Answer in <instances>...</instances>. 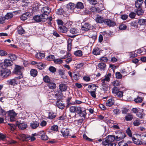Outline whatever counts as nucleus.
<instances>
[{
    "label": "nucleus",
    "mask_w": 146,
    "mask_h": 146,
    "mask_svg": "<svg viewBox=\"0 0 146 146\" xmlns=\"http://www.w3.org/2000/svg\"><path fill=\"white\" fill-rule=\"evenodd\" d=\"M111 74L109 73L106 75L104 78L101 80V82L102 84H106L107 82H109L110 80V77L111 76Z\"/></svg>",
    "instance_id": "nucleus-12"
},
{
    "label": "nucleus",
    "mask_w": 146,
    "mask_h": 146,
    "mask_svg": "<svg viewBox=\"0 0 146 146\" xmlns=\"http://www.w3.org/2000/svg\"><path fill=\"white\" fill-rule=\"evenodd\" d=\"M43 79L44 82L48 84L49 82L51 81L50 80L49 77L47 75L44 76Z\"/></svg>",
    "instance_id": "nucleus-46"
},
{
    "label": "nucleus",
    "mask_w": 146,
    "mask_h": 146,
    "mask_svg": "<svg viewBox=\"0 0 146 146\" xmlns=\"http://www.w3.org/2000/svg\"><path fill=\"white\" fill-rule=\"evenodd\" d=\"M98 66L101 71H104L106 67V65L105 63L101 62L98 64Z\"/></svg>",
    "instance_id": "nucleus-26"
},
{
    "label": "nucleus",
    "mask_w": 146,
    "mask_h": 146,
    "mask_svg": "<svg viewBox=\"0 0 146 146\" xmlns=\"http://www.w3.org/2000/svg\"><path fill=\"white\" fill-rule=\"evenodd\" d=\"M90 28V24L88 23H85L84 25L82 26L81 28V30L84 31H88Z\"/></svg>",
    "instance_id": "nucleus-15"
},
{
    "label": "nucleus",
    "mask_w": 146,
    "mask_h": 146,
    "mask_svg": "<svg viewBox=\"0 0 146 146\" xmlns=\"http://www.w3.org/2000/svg\"><path fill=\"white\" fill-rule=\"evenodd\" d=\"M35 56L38 59H40L44 58L45 54L44 53L40 52L36 54Z\"/></svg>",
    "instance_id": "nucleus-36"
},
{
    "label": "nucleus",
    "mask_w": 146,
    "mask_h": 146,
    "mask_svg": "<svg viewBox=\"0 0 146 146\" xmlns=\"http://www.w3.org/2000/svg\"><path fill=\"white\" fill-rule=\"evenodd\" d=\"M143 2V0H136L135 3V7L137 8H141Z\"/></svg>",
    "instance_id": "nucleus-25"
},
{
    "label": "nucleus",
    "mask_w": 146,
    "mask_h": 146,
    "mask_svg": "<svg viewBox=\"0 0 146 146\" xmlns=\"http://www.w3.org/2000/svg\"><path fill=\"white\" fill-rule=\"evenodd\" d=\"M81 110V107H80L71 106L70 108V111L72 113L79 112Z\"/></svg>",
    "instance_id": "nucleus-11"
},
{
    "label": "nucleus",
    "mask_w": 146,
    "mask_h": 146,
    "mask_svg": "<svg viewBox=\"0 0 146 146\" xmlns=\"http://www.w3.org/2000/svg\"><path fill=\"white\" fill-rule=\"evenodd\" d=\"M123 92L122 91H119L115 95V96H117L119 98H121L123 96Z\"/></svg>",
    "instance_id": "nucleus-54"
},
{
    "label": "nucleus",
    "mask_w": 146,
    "mask_h": 146,
    "mask_svg": "<svg viewBox=\"0 0 146 146\" xmlns=\"http://www.w3.org/2000/svg\"><path fill=\"white\" fill-rule=\"evenodd\" d=\"M138 22L140 25H143L146 24L145 19H138Z\"/></svg>",
    "instance_id": "nucleus-41"
},
{
    "label": "nucleus",
    "mask_w": 146,
    "mask_h": 146,
    "mask_svg": "<svg viewBox=\"0 0 146 146\" xmlns=\"http://www.w3.org/2000/svg\"><path fill=\"white\" fill-rule=\"evenodd\" d=\"M130 24L131 26L135 28H137V23L136 21H132L130 23Z\"/></svg>",
    "instance_id": "nucleus-55"
},
{
    "label": "nucleus",
    "mask_w": 146,
    "mask_h": 146,
    "mask_svg": "<svg viewBox=\"0 0 146 146\" xmlns=\"http://www.w3.org/2000/svg\"><path fill=\"white\" fill-rule=\"evenodd\" d=\"M57 115L56 113L50 111L48 113V118L50 119H52L55 118Z\"/></svg>",
    "instance_id": "nucleus-28"
},
{
    "label": "nucleus",
    "mask_w": 146,
    "mask_h": 146,
    "mask_svg": "<svg viewBox=\"0 0 146 146\" xmlns=\"http://www.w3.org/2000/svg\"><path fill=\"white\" fill-rule=\"evenodd\" d=\"M120 72L123 75V76H127L129 74V70L128 68L125 69H121L120 70Z\"/></svg>",
    "instance_id": "nucleus-24"
},
{
    "label": "nucleus",
    "mask_w": 146,
    "mask_h": 146,
    "mask_svg": "<svg viewBox=\"0 0 146 146\" xmlns=\"http://www.w3.org/2000/svg\"><path fill=\"white\" fill-rule=\"evenodd\" d=\"M102 88L104 91H107L108 88V85L106 84H102Z\"/></svg>",
    "instance_id": "nucleus-59"
},
{
    "label": "nucleus",
    "mask_w": 146,
    "mask_h": 146,
    "mask_svg": "<svg viewBox=\"0 0 146 146\" xmlns=\"http://www.w3.org/2000/svg\"><path fill=\"white\" fill-rule=\"evenodd\" d=\"M119 91V88L117 87H114L112 89V93L115 95Z\"/></svg>",
    "instance_id": "nucleus-58"
},
{
    "label": "nucleus",
    "mask_w": 146,
    "mask_h": 146,
    "mask_svg": "<svg viewBox=\"0 0 146 146\" xmlns=\"http://www.w3.org/2000/svg\"><path fill=\"white\" fill-rule=\"evenodd\" d=\"M59 87L60 89L59 90L61 91V93H62V92L66 91L68 87L66 84H60Z\"/></svg>",
    "instance_id": "nucleus-22"
},
{
    "label": "nucleus",
    "mask_w": 146,
    "mask_h": 146,
    "mask_svg": "<svg viewBox=\"0 0 146 146\" xmlns=\"http://www.w3.org/2000/svg\"><path fill=\"white\" fill-rule=\"evenodd\" d=\"M41 11L42 13V14L48 16V15L50 12L51 9L48 6H46L42 7L41 9Z\"/></svg>",
    "instance_id": "nucleus-9"
},
{
    "label": "nucleus",
    "mask_w": 146,
    "mask_h": 146,
    "mask_svg": "<svg viewBox=\"0 0 146 146\" xmlns=\"http://www.w3.org/2000/svg\"><path fill=\"white\" fill-rule=\"evenodd\" d=\"M132 115L130 114H128L125 116V119L127 121H131L133 119Z\"/></svg>",
    "instance_id": "nucleus-50"
},
{
    "label": "nucleus",
    "mask_w": 146,
    "mask_h": 146,
    "mask_svg": "<svg viewBox=\"0 0 146 146\" xmlns=\"http://www.w3.org/2000/svg\"><path fill=\"white\" fill-rule=\"evenodd\" d=\"M6 114V112L0 106V115L4 116Z\"/></svg>",
    "instance_id": "nucleus-56"
},
{
    "label": "nucleus",
    "mask_w": 146,
    "mask_h": 146,
    "mask_svg": "<svg viewBox=\"0 0 146 146\" xmlns=\"http://www.w3.org/2000/svg\"><path fill=\"white\" fill-rule=\"evenodd\" d=\"M45 65L41 62H39L37 63L36 65V67L37 68L40 70H42L44 68Z\"/></svg>",
    "instance_id": "nucleus-43"
},
{
    "label": "nucleus",
    "mask_w": 146,
    "mask_h": 146,
    "mask_svg": "<svg viewBox=\"0 0 146 146\" xmlns=\"http://www.w3.org/2000/svg\"><path fill=\"white\" fill-rule=\"evenodd\" d=\"M13 16V14L12 13H7L5 16V18L6 19L8 20L11 19Z\"/></svg>",
    "instance_id": "nucleus-42"
},
{
    "label": "nucleus",
    "mask_w": 146,
    "mask_h": 146,
    "mask_svg": "<svg viewBox=\"0 0 146 146\" xmlns=\"http://www.w3.org/2000/svg\"><path fill=\"white\" fill-rule=\"evenodd\" d=\"M18 128L20 129H25L27 127V125L25 123H21L18 125Z\"/></svg>",
    "instance_id": "nucleus-30"
},
{
    "label": "nucleus",
    "mask_w": 146,
    "mask_h": 146,
    "mask_svg": "<svg viewBox=\"0 0 146 146\" xmlns=\"http://www.w3.org/2000/svg\"><path fill=\"white\" fill-rule=\"evenodd\" d=\"M115 75L116 78H117L120 79L122 77V75L121 74L120 72H117L115 73Z\"/></svg>",
    "instance_id": "nucleus-60"
},
{
    "label": "nucleus",
    "mask_w": 146,
    "mask_h": 146,
    "mask_svg": "<svg viewBox=\"0 0 146 146\" xmlns=\"http://www.w3.org/2000/svg\"><path fill=\"white\" fill-rule=\"evenodd\" d=\"M81 110L79 112H77V113L79 114L81 117H85L86 115V110L84 108H81Z\"/></svg>",
    "instance_id": "nucleus-19"
},
{
    "label": "nucleus",
    "mask_w": 146,
    "mask_h": 146,
    "mask_svg": "<svg viewBox=\"0 0 146 146\" xmlns=\"http://www.w3.org/2000/svg\"><path fill=\"white\" fill-rule=\"evenodd\" d=\"M10 70L5 69L0 70V76L4 77H7L10 74Z\"/></svg>",
    "instance_id": "nucleus-6"
},
{
    "label": "nucleus",
    "mask_w": 146,
    "mask_h": 146,
    "mask_svg": "<svg viewBox=\"0 0 146 146\" xmlns=\"http://www.w3.org/2000/svg\"><path fill=\"white\" fill-rule=\"evenodd\" d=\"M103 18L100 16H98L96 19V21L97 23H102L104 22V20Z\"/></svg>",
    "instance_id": "nucleus-34"
},
{
    "label": "nucleus",
    "mask_w": 146,
    "mask_h": 146,
    "mask_svg": "<svg viewBox=\"0 0 146 146\" xmlns=\"http://www.w3.org/2000/svg\"><path fill=\"white\" fill-rule=\"evenodd\" d=\"M72 40L71 38H69L67 41V49L68 51H70L72 49Z\"/></svg>",
    "instance_id": "nucleus-33"
},
{
    "label": "nucleus",
    "mask_w": 146,
    "mask_h": 146,
    "mask_svg": "<svg viewBox=\"0 0 146 146\" xmlns=\"http://www.w3.org/2000/svg\"><path fill=\"white\" fill-rule=\"evenodd\" d=\"M132 139L135 144L138 145H141L142 144L141 141L138 139H136L134 137H133Z\"/></svg>",
    "instance_id": "nucleus-38"
},
{
    "label": "nucleus",
    "mask_w": 146,
    "mask_h": 146,
    "mask_svg": "<svg viewBox=\"0 0 146 146\" xmlns=\"http://www.w3.org/2000/svg\"><path fill=\"white\" fill-rule=\"evenodd\" d=\"M24 70V68L23 66L15 65L13 73L19 75L17 76L18 79H21L23 77V73Z\"/></svg>",
    "instance_id": "nucleus-2"
},
{
    "label": "nucleus",
    "mask_w": 146,
    "mask_h": 146,
    "mask_svg": "<svg viewBox=\"0 0 146 146\" xmlns=\"http://www.w3.org/2000/svg\"><path fill=\"white\" fill-rule=\"evenodd\" d=\"M48 16L41 14L40 15H35L33 17L34 20L37 22H44L46 21Z\"/></svg>",
    "instance_id": "nucleus-3"
},
{
    "label": "nucleus",
    "mask_w": 146,
    "mask_h": 146,
    "mask_svg": "<svg viewBox=\"0 0 146 146\" xmlns=\"http://www.w3.org/2000/svg\"><path fill=\"white\" fill-rule=\"evenodd\" d=\"M9 115L10 117V119L11 121L13 122L16 120L15 117L17 115V113L13 110H11L9 112Z\"/></svg>",
    "instance_id": "nucleus-7"
},
{
    "label": "nucleus",
    "mask_w": 146,
    "mask_h": 146,
    "mask_svg": "<svg viewBox=\"0 0 146 146\" xmlns=\"http://www.w3.org/2000/svg\"><path fill=\"white\" fill-rule=\"evenodd\" d=\"M97 89V86L95 84H92L88 86L87 91L88 92L90 91H96Z\"/></svg>",
    "instance_id": "nucleus-21"
},
{
    "label": "nucleus",
    "mask_w": 146,
    "mask_h": 146,
    "mask_svg": "<svg viewBox=\"0 0 146 146\" xmlns=\"http://www.w3.org/2000/svg\"><path fill=\"white\" fill-rule=\"evenodd\" d=\"M39 125V123L36 121H33L30 123V126L33 129H35Z\"/></svg>",
    "instance_id": "nucleus-32"
},
{
    "label": "nucleus",
    "mask_w": 146,
    "mask_h": 146,
    "mask_svg": "<svg viewBox=\"0 0 146 146\" xmlns=\"http://www.w3.org/2000/svg\"><path fill=\"white\" fill-rule=\"evenodd\" d=\"M7 53L6 51L2 50H0V56H7Z\"/></svg>",
    "instance_id": "nucleus-49"
},
{
    "label": "nucleus",
    "mask_w": 146,
    "mask_h": 146,
    "mask_svg": "<svg viewBox=\"0 0 146 146\" xmlns=\"http://www.w3.org/2000/svg\"><path fill=\"white\" fill-rule=\"evenodd\" d=\"M59 30L62 33H65L67 31V28L64 26H60L59 27Z\"/></svg>",
    "instance_id": "nucleus-47"
},
{
    "label": "nucleus",
    "mask_w": 146,
    "mask_h": 146,
    "mask_svg": "<svg viewBox=\"0 0 146 146\" xmlns=\"http://www.w3.org/2000/svg\"><path fill=\"white\" fill-rule=\"evenodd\" d=\"M104 23L106 24L108 26L110 27H113L115 25V23L113 21L108 19H105L104 20Z\"/></svg>",
    "instance_id": "nucleus-13"
},
{
    "label": "nucleus",
    "mask_w": 146,
    "mask_h": 146,
    "mask_svg": "<svg viewBox=\"0 0 146 146\" xmlns=\"http://www.w3.org/2000/svg\"><path fill=\"white\" fill-rule=\"evenodd\" d=\"M143 99L142 98L137 96V97L134 99L135 102L137 103H140L142 102Z\"/></svg>",
    "instance_id": "nucleus-53"
},
{
    "label": "nucleus",
    "mask_w": 146,
    "mask_h": 146,
    "mask_svg": "<svg viewBox=\"0 0 146 146\" xmlns=\"http://www.w3.org/2000/svg\"><path fill=\"white\" fill-rule=\"evenodd\" d=\"M127 28V26L124 24H121L119 26V28L120 30H124Z\"/></svg>",
    "instance_id": "nucleus-63"
},
{
    "label": "nucleus",
    "mask_w": 146,
    "mask_h": 146,
    "mask_svg": "<svg viewBox=\"0 0 146 146\" xmlns=\"http://www.w3.org/2000/svg\"><path fill=\"white\" fill-rule=\"evenodd\" d=\"M27 135L25 134H22L19 135L20 138L17 137V138L19 139H20L22 141H26V138Z\"/></svg>",
    "instance_id": "nucleus-48"
},
{
    "label": "nucleus",
    "mask_w": 146,
    "mask_h": 146,
    "mask_svg": "<svg viewBox=\"0 0 146 146\" xmlns=\"http://www.w3.org/2000/svg\"><path fill=\"white\" fill-rule=\"evenodd\" d=\"M75 8L78 9H82L84 8V6L83 3L80 2H78L75 5Z\"/></svg>",
    "instance_id": "nucleus-35"
},
{
    "label": "nucleus",
    "mask_w": 146,
    "mask_h": 146,
    "mask_svg": "<svg viewBox=\"0 0 146 146\" xmlns=\"http://www.w3.org/2000/svg\"><path fill=\"white\" fill-rule=\"evenodd\" d=\"M67 8L68 10H73L75 8V5L72 3H70L67 4Z\"/></svg>",
    "instance_id": "nucleus-31"
},
{
    "label": "nucleus",
    "mask_w": 146,
    "mask_h": 146,
    "mask_svg": "<svg viewBox=\"0 0 146 146\" xmlns=\"http://www.w3.org/2000/svg\"><path fill=\"white\" fill-rule=\"evenodd\" d=\"M31 15V14L29 12H26L23 14L21 17L20 19L21 20L25 21L26 20L28 17Z\"/></svg>",
    "instance_id": "nucleus-20"
},
{
    "label": "nucleus",
    "mask_w": 146,
    "mask_h": 146,
    "mask_svg": "<svg viewBox=\"0 0 146 146\" xmlns=\"http://www.w3.org/2000/svg\"><path fill=\"white\" fill-rule=\"evenodd\" d=\"M74 54L77 56L80 57L82 55V52L81 50H78L74 52Z\"/></svg>",
    "instance_id": "nucleus-45"
},
{
    "label": "nucleus",
    "mask_w": 146,
    "mask_h": 146,
    "mask_svg": "<svg viewBox=\"0 0 146 146\" xmlns=\"http://www.w3.org/2000/svg\"><path fill=\"white\" fill-rule=\"evenodd\" d=\"M20 79H18V77H15L14 78L10 79L7 81L8 84L13 86L17 85L19 82V80Z\"/></svg>",
    "instance_id": "nucleus-10"
},
{
    "label": "nucleus",
    "mask_w": 146,
    "mask_h": 146,
    "mask_svg": "<svg viewBox=\"0 0 146 146\" xmlns=\"http://www.w3.org/2000/svg\"><path fill=\"white\" fill-rule=\"evenodd\" d=\"M100 60L101 61L104 62H107L108 61V59L105 56L101 57L100 58Z\"/></svg>",
    "instance_id": "nucleus-62"
},
{
    "label": "nucleus",
    "mask_w": 146,
    "mask_h": 146,
    "mask_svg": "<svg viewBox=\"0 0 146 146\" xmlns=\"http://www.w3.org/2000/svg\"><path fill=\"white\" fill-rule=\"evenodd\" d=\"M51 129L55 131H58V126L57 125H54L51 126Z\"/></svg>",
    "instance_id": "nucleus-57"
},
{
    "label": "nucleus",
    "mask_w": 146,
    "mask_h": 146,
    "mask_svg": "<svg viewBox=\"0 0 146 146\" xmlns=\"http://www.w3.org/2000/svg\"><path fill=\"white\" fill-rule=\"evenodd\" d=\"M80 72L76 70H74L72 78L76 81L78 80L81 76L80 74Z\"/></svg>",
    "instance_id": "nucleus-5"
},
{
    "label": "nucleus",
    "mask_w": 146,
    "mask_h": 146,
    "mask_svg": "<svg viewBox=\"0 0 146 146\" xmlns=\"http://www.w3.org/2000/svg\"><path fill=\"white\" fill-rule=\"evenodd\" d=\"M100 51L99 49L96 48L93 49L92 52L93 54L96 55H98L100 54Z\"/></svg>",
    "instance_id": "nucleus-44"
},
{
    "label": "nucleus",
    "mask_w": 146,
    "mask_h": 146,
    "mask_svg": "<svg viewBox=\"0 0 146 146\" xmlns=\"http://www.w3.org/2000/svg\"><path fill=\"white\" fill-rule=\"evenodd\" d=\"M64 13V11L62 9H59L56 12V13L58 15H63Z\"/></svg>",
    "instance_id": "nucleus-61"
},
{
    "label": "nucleus",
    "mask_w": 146,
    "mask_h": 146,
    "mask_svg": "<svg viewBox=\"0 0 146 146\" xmlns=\"http://www.w3.org/2000/svg\"><path fill=\"white\" fill-rule=\"evenodd\" d=\"M35 139V138L33 136H30L28 135H27L26 139V141H27L31 140V141H33Z\"/></svg>",
    "instance_id": "nucleus-52"
},
{
    "label": "nucleus",
    "mask_w": 146,
    "mask_h": 146,
    "mask_svg": "<svg viewBox=\"0 0 146 146\" xmlns=\"http://www.w3.org/2000/svg\"><path fill=\"white\" fill-rule=\"evenodd\" d=\"M115 103L114 100L112 98H110L108 100L106 103V105L107 106L110 107L114 104Z\"/></svg>",
    "instance_id": "nucleus-18"
},
{
    "label": "nucleus",
    "mask_w": 146,
    "mask_h": 146,
    "mask_svg": "<svg viewBox=\"0 0 146 146\" xmlns=\"http://www.w3.org/2000/svg\"><path fill=\"white\" fill-rule=\"evenodd\" d=\"M55 57L54 55H51L47 56L46 57V59L49 61H54Z\"/></svg>",
    "instance_id": "nucleus-51"
},
{
    "label": "nucleus",
    "mask_w": 146,
    "mask_h": 146,
    "mask_svg": "<svg viewBox=\"0 0 146 146\" xmlns=\"http://www.w3.org/2000/svg\"><path fill=\"white\" fill-rule=\"evenodd\" d=\"M70 129L68 128L62 129L61 131V133L63 137L66 138H67L71 136L70 134Z\"/></svg>",
    "instance_id": "nucleus-4"
},
{
    "label": "nucleus",
    "mask_w": 146,
    "mask_h": 146,
    "mask_svg": "<svg viewBox=\"0 0 146 146\" xmlns=\"http://www.w3.org/2000/svg\"><path fill=\"white\" fill-rule=\"evenodd\" d=\"M8 56L9 58L11 59V60L12 61L16 59L17 57L16 55L13 54H8Z\"/></svg>",
    "instance_id": "nucleus-39"
},
{
    "label": "nucleus",
    "mask_w": 146,
    "mask_h": 146,
    "mask_svg": "<svg viewBox=\"0 0 146 146\" xmlns=\"http://www.w3.org/2000/svg\"><path fill=\"white\" fill-rule=\"evenodd\" d=\"M119 146H128L127 143L121 141L118 143Z\"/></svg>",
    "instance_id": "nucleus-64"
},
{
    "label": "nucleus",
    "mask_w": 146,
    "mask_h": 146,
    "mask_svg": "<svg viewBox=\"0 0 146 146\" xmlns=\"http://www.w3.org/2000/svg\"><path fill=\"white\" fill-rule=\"evenodd\" d=\"M17 31L18 34L20 35L25 34V29L20 25L17 27Z\"/></svg>",
    "instance_id": "nucleus-16"
},
{
    "label": "nucleus",
    "mask_w": 146,
    "mask_h": 146,
    "mask_svg": "<svg viewBox=\"0 0 146 146\" xmlns=\"http://www.w3.org/2000/svg\"><path fill=\"white\" fill-rule=\"evenodd\" d=\"M13 62L9 59H6L4 60V65L5 67L11 66L13 64Z\"/></svg>",
    "instance_id": "nucleus-17"
},
{
    "label": "nucleus",
    "mask_w": 146,
    "mask_h": 146,
    "mask_svg": "<svg viewBox=\"0 0 146 146\" xmlns=\"http://www.w3.org/2000/svg\"><path fill=\"white\" fill-rule=\"evenodd\" d=\"M125 135L123 133H120L115 137V140L118 141L121 140L125 137Z\"/></svg>",
    "instance_id": "nucleus-23"
},
{
    "label": "nucleus",
    "mask_w": 146,
    "mask_h": 146,
    "mask_svg": "<svg viewBox=\"0 0 146 146\" xmlns=\"http://www.w3.org/2000/svg\"><path fill=\"white\" fill-rule=\"evenodd\" d=\"M56 102V106L59 109H63L64 107V104L62 103V101L60 99L58 100Z\"/></svg>",
    "instance_id": "nucleus-14"
},
{
    "label": "nucleus",
    "mask_w": 146,
    "mask_h": 146,
    "mask_svg": "<svg viewBox=\"0 0 146 146\" xmlns=\"http://www.w3.org/2000/svg\"><path fill=\"white\" fill-rule=\"evenodd\" d=\"M62 93H61V91L57 90L49 93V98L51 100H59L62 98Z\"/></svg>",
    "instance_id": "nucleus-1"
},
{
    "label": "nucleus",
    "mask_w": 146,
    "mask_h": 146,
    "mask_svg": "<svg viewBox=\"0 0 146 146\" xmlns=\"http://www.w3.org/2000/svg\"><path fill=\"white\" fill-rule=\"evenodd\" d=\"M97 9L94 7L85 8L84 10V12L82 14L83 15H88L90 14L91 12H94L95 10H96Z\"/></svg>",
    "instance_id": "nucleus-8"
},
{
    "label": "nucleus",
    "mask_w": 146,
    "mask_h": 146,
    "mask_svg": "<svg viewBox=\"0 0 146 146\" xmlns=\"http://www.w3.org/2000/svg\"><path fill=\"white\" fill-rule=\"evenodd\" d=\"M137 8L135 11V12L137 15L138 16L143 15L144 13V11L141 8Z\"/></svg>",
    "instance_id": "nucleus-37"
},
{
    "label": "nucleus",
    "mask_w": 146,
    "mask_h": 146,
    "mask_svg": "<svg viewBox=\"0 0 146 146\" xmlns=\"http://www.w3.org/2000/svg\"><path fill=\"white\" fill-rule=\"evenodd\" d=\"M47 86L49 88L51 89H54L56 87L55 84L52 81L48 84Z\"/></svg>",
    "instance_id": "nucleus-27"
},
{
    "label": "nucleus",
    "mask_w": 146,
    "mask_h": 146,
    "mask_svg": "<svg viewBox=\"0 0 146 146\" xmlns=\"http://www.w3.org/2000/svg\"><path fill=\"white\" fill-rule=\"evenodd\" d=\"M37 71L36 70L32 69L30 71L31 75L34 77H35L37 74Z\"/></svg>",
    "instance_id": "nucleus-40"
},
{
    "label": "nucleus",
    "mask_w": 146,
    "mask_h": 146,
    "mask_svg": "<svg viewBox=\"0 0 146 146\" xmlns=\"http://www.w3.org/2000/svg\"><path fill=\"white\" fill-rule=\"evenodd\" d=\"M107 141L109 143H113L112 142L115 140V137L113 135H109L106 137Z\"/></svg>",
    "instance_id": "nucleus-29"
}]
</instances>
